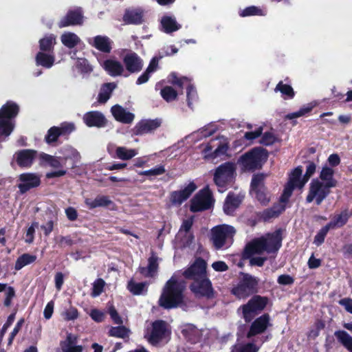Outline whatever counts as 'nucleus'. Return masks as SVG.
Instances as JSON below:
<instances>
[{
	"label": "nucleus",
	"instance_id": "33",
	"mask_svg": "<svg viewBox=\"0 0 352 352\" xmlns=\"http://www.w3.org/2000/svg\"><path fill=\"white\" fill-rule=\"evenodd\" d=\"M333 169L331 167L324 166L322 168L319 177L321 179V182H324V184H327V186L334 188L337 186L338 182L333 177Z\"/></svg>",
	"mask_w": 352,
	"mask_h": 352
},
{
	"label": "nucleus",
	"instance_id": "14",
	"mask_svg": "<svg viewBox=\"0 0 352 352\" xmlns=\"http://www.w3.org/2000/svg\"><path fill=\"white\" fill-rule=\"evenodd\" d=\"M41 180L39 175L34 173H23L19 175L17 179V188L20 195H23L36 188L41 185Z\"/></svg>",
	"mask_w": 352,
	"mask_h": 352
},
{
	"label": "nucleus",
	"instance_id": "59",
	"mask_svg": "<svg viewBox=\"0 0 352 352\" xmlns=\"http://www.w3.org/2000/svg\"><path fill=\"white\" fill-rule=\"evenodd\" d=\"M276 137L272 132H265L259 142L265 146H270L272 145L276 142Z\"/></svg>",
	"mask_w": 352,
	"mask_h": 352
},
{
	"label": "nucleus",
	"instance_id": "32",
	"mask_svg": "<svg viewBox=\"0 0 352 352\" xmlns=\"http://www.w3.org/2000/svg\"><path fill=\"white\" fill-rule=\"evenodd\" d=\"M85 204L89 209H94L98 207H109L114 206V203L106 195H98L94 199H86Z\"/></svg>",
	"mask_w": 352,
	"mask_h": 352
},
{
	"label": "nucleus",
	"instance_id": "9",
	"mask_svg": "<svg viewBox=\"0 0 352 352\" xmlns=\"http://www.w3.org/2000/svg\"><path fill=\"white\" fill-rule=\"evenodd\" d=\"M302 168L300 166L295 168L289 175L288 182L285 185L283 192L280 196V201L287 202L292 196L296 188H302L307 182L305 177L301 178Z\"/></svg>",
	"mask_w": 352,
	"mask_h": 352
},
{
	"label": "nucleus",
	"instance_id": "30",
	"mask_svg": "<svg viewBox=\"0 0 352 352\" xmlns=\"http://www.w3.org/2000/svg\"><path fill=\"white\" fill-rule=\"evenodd\" d=\"M104 69L111 76H121L124 72V67L118 60L107 59L102 64Z\"/></svg>",
	"mask_w": 352,
	"mask_h": 352
},
{
	"label": "nucleus",
	"instance_id": "29",
	"mask_svg": "<svg viewBox=\"0 0 352 352\" xmlns=\"http://www.w3.org/2000/svg\"><path fill=\"white\" fill-rule=\"evenodd\" d=\"M241 199L234 192H230L223 204V211L226 214H232L239 207Z\"/></svg>",
	"mask_w": 352,
	"mask_h": 352
},
{
	"label": "nucleus",
	"instance_id": "50",
	"mask_svg": "<svg viewBox=\"0 0 352 352\" xmlns=\"http://www.w3.org/2000/svg\"><path fill=\"white\" fill-rule=\"evenodd\" d=\"M182 334L189 342L193 343L197 340V331L192 324H188L182 330Z\"/></svg>",
	"mask_w": 352,
	"mask_h": 352
},
{
	"label": "nucleus",
	"instance_id": "61",
	"mask_svg": "<svg viewBox=\"0 0 352 352\" xmlns=\"http://www.w3.org/2000/svg\"><path fill=\"white\" fill-rule=\"evenodd\" d=\"M108 313L115 324H122L123 320L113 305L109 307Z\"/></svg>",
	"mask_w": 352,
	"mask_h": 352
},
{
	"label": "nucleus",
	"instance_id": "27",
	"mask_svg": "<svg viewBox=\"0 0 352 352\" xmlns=\"http://www.w3.org/2000/svg\"><path fill=\"white\" fill-rule=\"evenodd\" d=\"M230 148L229 144L227 142L220 143L218 146L212 151V146L210 144H208L203 150L204 157L208 160H214L219 157L226 155Z\"/></svg>",
	"mask_w": 352,
	"mask_h": 352
},
{
	"label": "nucleus",
	"instance_id": "18",
	"mask_svg": "<svg viewBox=\"0 0 352 352\" xmlns=\"http://www.w3.org/2000/svg\"><path fill=\"white\" fill-rule=\"evenodd\" d=\"M126 69L130 74H137L142 71L144 66L142 58L135 52L130 51L122 59Z\"/></svg>",
	"mask_w": 352,
	"mask_h": 352
},
{
	"label": "nucleus",
	"instance_id": "17",
	"mask_svg": "<svg viewBox=\"0 0 352 352\" xmlns=\"http://www.w3.org/2000/svg\"><path fill=\"white\" fill-rule=\"evenodd\" d=\"M82 10L81 8H76L75 9L68 10L65 16H64L58 23V26L59 28H63L68 26L82 25Z\"/></svg>",
	"mask_w": 352,
	"mask_h": 352
},
{
	"label": "nucleus",
	"instance_id": "1",
	"mask_svg": "<svg viewBox=\"0 0 352 352\" xmlns=\"http://www.w3.org/2000/svg\"><path fill=\"white\" fill-rule=\"evenodd\" d=\"M282 232L280 229L266 236L254 239L248 243L242 252V258L248 259L254 254H261L264 252L268 254L276 253L282 245Z\"/></svg>",
	"mask_w": 352,
	"mask_h": 352
},
{
	"label": "nucleus",
	"instance_id": "53",
	"mask_svg": "<svg viewBox=\"0 0 352 352\" xmlns=\"http://www.w3.org/2000/svg\"><path fill=\"white\" fill-rule=\"evenodd\" d=\"M60 137V133L58 131L57 126H52L50 128L47 132V134L45 137V141L48 144H52L56 142L58 138Z\"/></svg>",
	"mask_w": 352,
	"mask_h": 352
},
{
	"label": "nucleus",
	"instance_id": "41",
	"mask_svg": "<svg viewBox=\"0 0 352 352\" xmlns=\"http://www.w3.org/2000/svg\"><path fill=\"white\" fill-rule=\"evenodd\" d=\"M56 44V36L53 34L45 36L39 40V48L41 52H53Z\"/></svg>",
	"mask_w": 352,
	"mask_h": 352
},
{
	"label": "nucleus",
	"instance_id": "47",
	"mask_svg": "<svg viewBox=\"0 0 352 352\" xmlns=\"http://www.w3.org/2000/svg\"><path fill=\"white\" fill-rule=\"evenodd\" d=\"M260 347L253 342L237 344L232 346L231 352H258Z\"/></svg>",
	"mask_w": 352,
	"mask_h": 352
},
{
	"label": "nucleus",
	"instance_id": "28",
	"mask_svg": "<svg viewBox=\"0 0 352 352\" xmlns=\"http://www.w3.org/2000/svg\"><path fill=\"white\" fill-rule=\"evenodd\" d=\"M352 216V212L349 208L342 210L339 214H336L328 223L332 229L342 228L346 224Z\"/></svg>",
	"mask_w": 352,
	"mask_h": 352
},
{
	"label": "nucleus",
	"instance_id": "15",
	"mask_svg": "<svg viewBox=\"0 0 352 352\" xmlns=\"http://www.w3.org/2000/svg\"><path fill=\"white\" fill-rule=\"evenodd\" d=\"M252 321L249 330L246 333L248 339H251L256 336L265 333L269 327L272 326L270 316L267 313L263 314Z\"/></svg>",
	"mask_w": 352,
	"mask_h": 352
},
{
	"label": "nucleus",
	"instance_id": "22",
	"mask_svg": "<svg viewBox=\"0 0 352 352\" xmlns=\"http://www.w3.org/2000/svg\"><path fill=\"white\" fill-rule=\"evenodd\" d=\"M197 186L194 182H190L184 189L173 191L170 195V200L174 205H181L187 200L196 190Z\"/></svg>",
	"mask_w": 352,
	"mask_h": 352
},
{
	"label": "nucleus",
	"instance_id": "24",
	"mask_svg": "<svg viewBox=\"0 0 352 352\" xmlns=\"http://www.w3.org/2000/svg\"><path fill=\"white\" fill-rule=\"evenodd\" d=\"M113 41L107 36L98 35L89 39V44L98 51L109 54L112 50Z\"/></svg>",
	"mask_w": 352,
	"mask_h": 352
},
{
	"label": "nucleus",
	"instance_id": "20",
	"mask_svg": "<svg viewBox=\"0 0 352 352\" xmlns=\"http://www.w3.org/2000/svg\"><path fill=\"white\" fill-rule=\"evenodd\" d=\"M162 124V120L155 118L153 120H142L138 122L133 127L132 131L135 135H142L143 134L152 133Z\"/></svg>",
	"mask_w": 352,
	"mask_h": 352
},
{
	"label": "nucleus",
	"instance_id": "19",
	"mask_svg": "<svg viewBox=\"0 0 352 352\" xmlns=\"http://www.w3.org/2000/svg\"><path fill=\"white\" fill-rule=\"evenodd\" d=\"M152 328L148 340L150 343L155 344L162 341L166 336L167 323L163 320H156L152 322Z\"/></svg>",
	"mask_w": 352,
	"mask_h": 352
},
{
	"label": "nucleus",
	"instance_id": "6",
	"mask_svg": "<svg viewBox=\"0 0 352 352\" xmlns=\"http://www.w3.org/2000/svg\"><path fill=\"white\" fill-rule=\"evenodd\" d=\"M235 176V164L231 162H226L217 167L213 180L219 188V191L223 192L229 185L234 183Z\"/></svg>",
	"mask_w": 352,
	"mask_h": 352
},
{
	"label": "nucleus",
	"instance_id": "51",
	"mask_svg": "<svg viewBox=\"0 0 352 352\" xmlns=\"http://www.w3.org/2000/svg\"><path fill=\"white\" fill-rule=\"evenodd\" d=\"M264 173H257L252 176L250 183V190H254L258 188H265L264 181L265 179Z\"/></svg>",
	"mask_w": 352,
	"mask_h": 352
},
{
	"label": "nucleus",
	"instance_id": "10",
	"mask_svg": "<svg viewBox=\"0 0 352 352\" xmlns=\"http://www.w3.org/2000/svg\"><path fill=\"white\" fill-rule=\"evenodd\" d=\"M189 289L197 298H204L210 300L216 296L212 282L207 276L192 281L189 285Z\"/></svg>",
	"mask_w": 352,
	"mask_h": 352
},
{
	"label": "nucleus",
	"instance_id": "16",
	"mask_svg": "<svg viewBox=\"0 0 352 352\" xmlns=\"http://www.w3.org/2000/svg\"><path fill=\"white\" fill-rule=\"evenodd\" d=\"M207 263L201 258H197L188 267L185 269L182 274L187 280L195 281L201 278L206 276Z\"/></svg>",
	"mask_w": 352,
	"mask_h": 352
},
{
	"label": "nucleus",
	"instance_id": "56",
	"mask_svg": "<svg viewBox=\"0 0 352 352\" xmlns=\"http://www.w3.org/2000/svg\"><path fill=\"white\" fill-rule=\"evenodd\" d=\"M58 127V131L60 136H67L75 130V126L73 123L63 122Z\"/></svg>",
	"mask_w": 352,
	"mask_h": 352
},
{
	"label": "nucleus",
	"instance_id": "45",
	"mask_svg": "<svg viewBox=\"0 0 352 352\" xmlns=\"http://www.w3.org/2000/svg\"><path fill=\"white\" fill-rule=\"evenodd\" d=\"M265 10H263L260 7L255 6L246 7L239 12V16L241 17H247L251 16H265Z\"/></svg>",
	"mask_w": 352,
	"mask_h": 352
},
{
	"label": "nucleus",
	"instance_id": "7",
	"mask_svg": "<svg viewBox=\"0 0 352 352\" xmlns=\"http://www.w3.org/2000/svg\"><path fill=\"white\" fill-rule=\"evenodd\" d=\"M269 298L266 296L254 295L246 304L241 306L243 318L245 322H252L256 316L261 314L266 307Z\"/></svg>",
	"mask_w": 352,
	"mask_h": 352
},
{
	"label": "nucleus",
	"instance_id": "38",
	"mask_svg": "<svg viewBox=\"0 0 352 352\" xmlns=\"http://www.w3.org/2000/svg\"><path fill=\"white\" fill-rule=\"evenodd\" d=\"M130 333V329L122 324H118L117 327H111L108 331L109 336L124 340H129Z\"/></svg>",
	"mask_w": 352,
	"mask_h": 352
},
{
	"label": "nucleus",
	"instance_id": "21",
	"mask_svg": "<svg viewBox=\"0 0 352 352\" xmlns=\"http://www.w3.org/2000/svg\"><path fill=\"white\" fill-rule=\"evenodd\" d=\"M16 162L21 168H30L37 156V151L33 149H22L15 153Z\"/></svg>",
	"mask_w": 352,
	"mask_h": 352
},
{
	"label": "nucleus",
	"instance_id": "3",
	"mask_svg": "<svg viewBox=\"0 0 352 352\" xmlns=\"http://www.w3.org/2000/svg\"><path fill=\"white\" fill-rule=\"evenodd\" d=\"M268 157L267 149L256 146L241 155L237 163L243 172L253 173L263 168Z\"/></svg>",
	"mask_w": 352,
	"mask_h": 352
},
{
	"label": "nucleus",
	"instance_id": "62",
	"mask_svg": "<svg viewBox=\"0 0 352 352\" xmlns=\"http://www.w3.org/2000/svg\"><path fill=\"white\" fill-rule=\"evenodd\" d=\"M185 80H187L186 77L179 78L174 72L171 73L169 76V82L173 85L178 86L179 88H182Z\"/></svg>",
	"mask_w": 352,
	"mask_h": 352
},
{
	"label": "nucleus",
	"instance_id": "58",
	"mask_svg": "<svg viewBox=\"0 0 352 352\" xmlns=\"http://www.w3.org/2000/svg\"><path fill=\"white\" fill-rule=\"evenodd\" d=\"M77 343V337L72 333H67L66 340L60 342V346L64 351L67 348H69L76 345Z\"/></svg>",
	"mask_w": 352,
	"mask_h": 352
},
{
	"label": "nucleus",
	"instance_id": "37",
	"mask_svg": "<svg viewBox=\"0 0 352 352\" xmlns=\"http://www.w3.org/2000/svg\"><path fill=\"white\" fill-rule=\"evenodd\" d=\"M334 336L349 352H352V336H351L346 331L338 330L334 332Z\"/></svg>",
	"mask_w": 352,
	"mask_h": 352
},
{
	"label": "nucleus",
	"instance_id": "23",
	"mask_svg": "<svg viewBox=\"0 0 352 352\" xmlns=\"http://www.w3.org/2000/svg\"><path fill=\"white\" fill-rule=\"evenodd\" d=\"M83 121L89 127H104L107 124L105 116L100 111H91L86 113L83 116Z\"/></svg>",
	"mask_w": 352,
	"mask_h": 352
},
{
	"label": "nucleus",
	"instance_id": "46",
	"mask_svg": "<svg viewBox=\"0 0 352 352\" xmlns=\"http://www.w3.org/2000/svg\"><path fill=\"white\" fill-rule=\"evenodd\" d=\"M316 104L313 102L307 104L306 105H304L302 107H300V109L298 111L287 114L286 116V118L289 120H292L296 118L304 116L310 113L312 111V109L316 107Z\"/></svg>",
	"mask_w": 352,
	"mask_h": 352
},
{
	"label": "nucleus",
	"instance_id": "60",
	"mask_svg": "<svg viewBox=\"0 0 352 352\" xmlns=\"http://www.w3.org/2000/svg\"><path fill=\"white\" fill-rule=\"evenodd\" d=\"M186 97L188 106L191 108L192 101L197 97V91L192 85H188L186 88Z\"/></svg>",
	"mask_w": 352,
	"mask_h": 352
},
{
	"label": "nucleus",
	"instance_id": "36",
	"mask_svg": "<svg viewBox=\"0 0 352 352\" xmlns=\"http://www.w3.org/2000/svg\"><path fill=\"white\" fill-rule=\"evenodd\" d=\"M161 25L164 32L167 34L174 32L182 27L180 24L177 23L175 18L169 16H164L162 18Z\"/></svg>",
	"mask_w": 352,
	"mask_h": 352
},
{
	"label": "nucleus",
	"instance_id": "64",
	"mask_svg": "<svg viewBox=\"0 0 352 352\" xmlns=\"http://www.w3.org/2000/svg\"><path fill=\"white\" fill-rule=\"evenodd\" d=\"M89 316L96 322H102L105 318L104 312L98 309H91Z\"/></svg>",
	"mask_w": 352,
	"mask_h": 352
},
{
	"label": "nucleus",
	"instance_id": "12",
	"mask_svg": "<svg viewBox=\"0 0 352 352\" xmlns=\"http://www.w3.org/2000/svg\"><path fill=\"white\" fill-rule=\"evenodd\" d=\"M214 204L212 193L208 187L201 190L191 200L190 210L192 212L210 209Z\"/></svg>",
	"mask_w": 352,
	"mask_h": 352
},
{
	"label": "nucleus",
	"instance_id": "49",
	"mask_svg": "<svg viewBox=\"0 0 352 352\" xmlns=\"http://www.w3.org/2000/svg\"><path fill=\"white\" fill-rule=\"evenodd\" d=\"M162 98L167 102H173L177 99V91L170 86H165L160 91Z\"/></svg>",
	"mask_w": 352,
	"mask_h": 352
},
{
	"label": "nucleus",
	"instance_id": "63",
	"mask_svg": "<svg viewBox=\"0 0 352 352\" xmlns=\"http://www.w3.org/2000/svg\"><path fill=\"white\" fill-rule=\"evenodd\" d=\"M38 223L37 222H33L32 225L28 228L25 234V242L28 243H32L34 239L35 228L37 227Z\"/></svg>",
	"mask_w": 352,
	"mask_h": 352
},
{
	"label": "nucleus",
	"instance_id": "25",
	"mask_svg": "<svg viewBox=\"0 0 352 352\" xmlns=\"http://www.w3.org/2000/svg\"><path fill=\"white\" fill-rule=\"evenodd\" d=\"M111 112L116 121L123 124H131L135 118L133 113L126 111L120 104L113 105Z\"/></svg>",
	"mask_w": 352,
	"mask_h": 352
},
{
	"label": "nucleus",
	"instance_id": "8",
	"mask_svg": "<svg viewBox=\"0 0 352 352\" xmlns=\"http://www.w3.org/2000/svg\"><path fill=\"white\" fill-rule=\"evenodd\" d=\"M258 279L249 274H242L238 285L233 287L232 294L239 298H244L257 292Z\"/></svg>",
	"mask_w": 352,
	"mask_h": 352
},
{
	"label": "nucleus",
	"instance_id": "40",
	"mask_svg": "<svg viewBox=\"0 0 352 352\" xmlns=\"http://www.w3.org/2000/svg\"><path fill=\"white\" fill-rule=\"evenodd\" d=\"M138 151L134 148H127L124 146H118L116 149V154L113 157L122 160H129L137 155Z\"/></svg>",
	"mask_w": 352,
	"mask_h": 352
},
{
	"label": "nucleus",
	"instance_id": "55",
	"mask_svg": "<svg viewBox=\"0 0 352 352\" xmlns=\"http://www.w3.org/2000/svg\"><path fill=\"white\" fill-rule=\"evenodd\" d=\"M105 285V282L102 278L96 279L93 283V287L91 291V296L97 297L101 294L103 291L104 287Z\"/></svg>",
	"mask_w": 352,
	"mask_h": 352
},
{
	"label": "nucleus",
	"instance_id": "2",
	"mask_svg": "<svg viewBox=\"0 0 352 352\" xmlns=\"http://www.w3.org/2000/svg\"><path fill=\"white\" fill-rule=\"evenodd\" d=\"M186 288V281L179 280L175 274L173 275L162 289L158 305L166 309L178 307L184 302Z\"/></svg>",
	"mask_w": 352,
	"mask_h": 352
},
{
	"label": "nucleus",
	"instance_id": "26",
	"mask_svg": "<svg viewBox=\"0 0 352 352\" xmlns=\"http://www.w3.org/2000/svg\"><path fill=\"white\" fill-rule=\"evenodd\" d=\"M158 269V257L153 252L148 258L147 267L140 266L138 267V272L146 278H153L156 275Z\"/></svg>",
	"mask_w": 352,
	"mask_h": 352
},
{
	"label": "nucleus",
	"instance_id": "11",
	"mask_svg": "<svg viewBox=\"0 0 352 352\" xmlns=\"http://www.w3.org/2000/svg\"><path fill=\"white\" fill-rule=\"evenodd\" d=\"M331 188L318 179H314L309 184L306 201L311 203L315 199L316 204L320 205L323 200L331 193Z\"/></svg>",
	"mask_w": 352,
	"mask_h": 352
},
{
	"label": "nucleus",
	"instance_id": "54",
	"mask_svg": "<svg viewBox=\"0 0 352 352\" xmlns=\"http://www.w3.org/2000/svg\"><path fill=\"white\" fill-rule=\"evenodd\" d=\"M166 169L164 165L157 166L153 168L150 170L140 171L138 173L140 175H145V176H158L163 175L165 173Z\"/></svg>",
	"mask_w": 352,
	"mask_h": 352
},
{
	"label": "nucleus",
	"instance_id": "34",
	"mask_svg": "<svg viewBox=\"0 0 352 352\" xmlns=\"http://www.w3.org/2000/svg\"><path fill=\"white\" fill-rule=\"evenodd\" d=\"M116 84L114 82L104 83L98 95V102L100 104H104L110 98L113 91L116 89Z\"/></svg>",
	"mask_w": 352,
	"mask_h": 352
},
{
	"label": "nucleus",
	"instance_id": "4",
	"mask_svg": "<svg viewBox=\"0 0 352 352\" xmlns=\"http://www.w3.org/2000/svg\"><path fill=\"white\" fill-rule=\"evenodd\" d=\"M236 230L227 224L218 225L210 230V241L216 250L228 249L233 243Z\"/></svg>",
	"mask_w": 352,
	"mask_h": 352
},
{
	"label": "nucleus",
	"instance_id": "48",
	"mask_svg": "<svg viewBox=\"0 0 352 352\" xmlns=\"http://www.w3.org/2000/svg\"><path fill=\"white\" fill-rule=\"evenodd\" d=\"M251 192L254 194L256 199L261 205L267 206L269 204L270 197L266 187L251 190Z\"/></svg>",
	"mask_w": 352,
	"mask_h": 352
},
{
	"label": "nucleus",
	"instance_id": "31",
	"mask_svg": "<svg viewBox=\"0 0 352 352\" xmlns=\"http://www.w3.org/2000/svg\"><path fill=\"white\" fill-rule=\"evenodd\" d=\"M144 13L140 9L126 10L123 15V21L126 24L139 25L143 22Z\"/></svg>",
	"mask_w": 352,
	"mask_h": 352
},
{
	"label": "nucleus",
	"instance_id": "39",
	"mask_svg": "<svg viewBox=\"0 0 352 352\" xmlns=\"http://www.w3.org/2000/svg\"><path fill=\"white\" fill-rule=\"evenodd\" d=\"M275 92H280L282 97L285 100L293 99L295 96V91L290 85L285 84L280 81L274 88Z\"/></svg>",
	"mask_w": 352,
	"mask_h": 352
},
{
	"label": "nucleus",
	"instance_id": "42",
	"mask_svg": "<svg viewBox=\"0 0 352 352\" xmlns=\"http://www.w3.org/2000/svg\"><path fill=\"white\" fill-rule=\"evenodd\" d=\"M127 289L132 294L139 296L147 292V283L146 282L136 283L131 279L128 282Z\"/></svg>",
	"mask_w": 352,
	"mask_h": 352
},
{
	"label": "nucleus",
	"instance_id": "52",
	"mask_svg": "<svg viewBox=\"0 0 352 352\" xmlns=\"http://www.w3.org/2000/svg\"><path fill=\"white\" fill-rule=\"evenodd\" d=\"M330 229H332L330 226H329L328 223L322 227L316 234L314 237V243L317 245H321L325 239V237L329 231Z\"/></svg>",
	"mask_w": 352,
	"mask_h": 352
},
{
	"label": "nucleus",
	"instance_id": "43",
	"mask_svg": "<svg viewBox=\"0 0 352 352\" xmlns=\"http://www.w3.org/2000/svg\"><path fill=\"white\" fill-rule=\"evenodd\" d=\"M36 260V256L25 253L19 256L15 262L14 269L20 270L23 267L30 265Z\"/></svg>",
	"mask_w": 352,
	"mask_h": 352
},
{
	"label": "nucleus",
	"instance_id": "13",
	"mask_svg": "<svg viewBox=\"0 0 352 352\" xmlns=\"http://www.w3.org/2000/svg\"><path fill=\"white\" fill-rule=\"evenodd\" d=\"M285 210L284 206L278 204H274L271 208H266L263 211L255 212L254 217L249 219L248 221L252 226H255L259 221L267 222L272 219L278 217Z\"/></svg>",
	"mask_w": 352,
	"mask_h": 352
},
{
	"label": "nucleus",
	"instance_id": "57",
	"mask_svg": "<svg viewBox=\"0 0 352 352\" xmlns=\"http://www.w3.org/2000/svg\"><path fill=\"white\" fill-rule=\"evenodd\" d=\"M76 68L82 74H89L93 70L88 60L85 58H81L77 61Z\"/></svg>",
	"mask_w": 352,
	"mask_h": 352
},
{
	"label": "nucleus",
	"instance_id": "5",
	"mask_svg": "<svg viewBox=\"0 0 352 352\" xmlns=\"http://www.w3.org/2000/svg\"><path fill=\"white\" fill-rule=\"evenodd\" d=\"M19 112V106L8 100L0 109V135L9 136L14 128L13 120Z\"/></svg>",
	"mask_w": 352,
	"mask_h": 352
},
{
	"label": "nucleus",
	"instance_id": "35",
	"mask_svg": "<svg viewBox=\"0 0 352 352\" xmlns=\"http://www.w3.org/2000/svg\"><path fill=\"white\" fill-rule=\"evenodd\" d=\"M35 61L36 65L49 69L54 65L55 57L53 54L38 52L36 55Z\"/></svg>",
	"mask_w": 352,
	"mask_h": 352
},
{
	"label": "nucleus",
	"instance_id": "44",
	"mask_svg": "<svg viewBox=\"0 0 352 352\" xmlns=\"http://www.w3.org/2000/svg\"><path fill=\"white\" fill-rule=\"evenodd\" d=\"M62 43L67 47L72 49L76 46L80 42L79 37L74 33L67 32L63 34L61 37Z\"/></svg>",
	"mask_w": 352,
	"mask_h": 352
}]
</instances>
